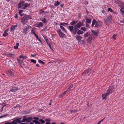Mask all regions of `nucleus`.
Masks as SVG:
<instances>
[{"instance_id": "obj_41", "label": "nucleus", "mask_w": 124, "mask_h": 124, "mask_svg": "<svg viewBox=\"0 0 124 124\" xmlns=\"http://www.w3.org/2000/svg\"><path fill=\"white\" fill-rule=\"evenodd\" d=\"M38 62L39 63H41L43 64H45L44 62L42 61L41 60H38Z\"/></svg>"}, {"instance_id": "obj_46", "label": "nucleus", "mask_w": 124, "mask_h": 124, "mask_svg": "<svg viewBox=\"0 0 124 124\" xmlns=\"http://www.w3.org/2000/svg\"><path fill=\"white\" fill-rule=\"evenodd\" d=\"M22 121V122H26V118H24L23 119Z\"/></svg>"}, {"instance_id": "obj_51", "label": "nucleus", "mask_w": 124, "mask_h": 124, "mask_svg": "<svg viewBox=\"0 0 124 124\" xmlns=\"http://www.w3.org/2000/svg\"><path fill=\"white\" fill-rule=\"evenodd\" d=\"M49 46V47H50V48L52 49V48L51 47V45H50V44L49 43L47 44Z\"/></svg>"}, {"instance_id": "obj_44", "label": "nucleus", "mask_w": 124, "mask_h": 124, "mask_svg": "<svg viewBox=\"0 0 124 124\" xmlns=\"http://www.w3.org/2000/svg\"><path fill=\"white\" fill-rule=\"evenodd\" d=\"M8 115V114H5L1 116H0V118H2L3 117H5V116H7V115Z\"/></svg>"}, {"instance_id": "obj_10", "label": "nucleus", "mask_w": 124, "mask_h": 124, "mask_svg": "<svg viewBox=\"0 0 124 124\" xmlns=\"http://www.w3.org/2000/svg\"><path fill=\"white\" fill-rule=\"evenodd\" d=\"M20 90V89L18 88V87L14 86L12 87L10 90V91H11L12 92H14Z\"/></svg>"}, {"instance_id": "obj_31", "label": "nucleus", "mask_w": 124, "mask_h": 124, "mask_svg": "<svg viewBox=\"0 0 124 124\" xmlns=\"http://www.w3.org/2000/svg\"><path fill=\"white\" fill-rule=\"evenodd\" d=\"M60 2H59L58 1H57L56 2L54 3V5L55 6H58L60 4Z\"/></svg>"}, {"instance_id": "obj_17", "label": "nucleus", "mask_w": 124, "mask_h": 124, "mask_svg": "<svg viewBox=\"0 0 124 124\" xmlns=\"http://www.w3.org/2000/svg\"><path fill=\"white\" fill-rule=\"evenodd\" d=\"M77 21H75L74 20H73L70 23V24L71 25H75L77 23Z\"/></svg>"}, {"instance_id": "obj_1", "label": "nucleus", "mask_w": 124, "mask_h": 124, "mask_svg": "<svg viewBox=\"0 0 124 124\" xmlns=\"http://www.w3.org/2000/svg\"><path fill=\"white\" fill-rule=\"evenodd\" d=\"M83 26V22H79L74 26H69V29L74 35L76 34L77 32L78 35L82 34L83 33V32L81 30H78L79 28Z\"/></svg>"}, {"instance_id": "obj_33", "label": "nucleus", "mask_w": 124, "mask_h": 124, "mask_svg": "<svg viewBox=\"0 0 124 124\" xmlns=\"http://www.w3.org/2000/svg\"><path fill=\"white\" fill-rule=\"evenodd\" d=\"M73 87V85L72 84L67 89V90L68 91H70V89Z\"/></svg>"}, {"instance_id": "obj_61", "label": "nucleus", "mask_w": 124, "mask_h": 124, "mask_svg": "<svg viewBox=\"0 0 124 124\" xmlns=\"http://www.w3.org/2000/svg\"><path fill=\"white\" fill-rule=\"evenodd\" d=\"M36 55V54H32L31 55V56L32 57H34V56H35Z\"/></svg>"}, {"instance_id": "obj_59", "label": "nucleus", "mask_w": 124, "mask_h": 124, "mask_svg": "<svg viewBox=\"0 0 124 124\" xmlns=\"http://www.w3.org/2000/svg\"><path fill=\"white\" fill-rule=\"evenodd\" d=\"M19 58H24V57L23 55H20L19 56Z\"/></svg>"}, {"instance_id": "obj_25", "label": "nucleus", "mask_w": 124, "mask_h": 124, "mask_svg": "<svg viewBox=\"0 0 124 124\" xmlns=\"http://www.w3.org/2000/svg\"><path fill=\"white\" fill-rule=\"evenodd\" d=\"M20 119H18L16 120H14V121H15L16 122H18V123H21L22 122V121H21L20 120Z\"/></svg>"}, {"instance_id": "obj_36", "label": "nucleus", "mask_w": 124, "mask_h": 124, "mask_svg": "<svg viewBox=\"0 0 124 124\" xmlns=\"http://www.w3.org/2000/svg\"><path fill=\"white\" fill-rule=\"evenodd\" d=\"M45 12L44 10H41L40 12V14H42V15L44 14Z\"/></svg>"}, {"instance_id": "obj_3", "label": "nucleus", "mask_w": 124, "mask_h": 124, "mask_svg": "<svg viewBox=\"0 0 124 124\" xmlns=\"http://www.w3.org/2000/svg\"><path fill=\"white\" fill-rule=\"evenodd\" d=\"M57 31L60 38H63L65 37V34L60 29H58Z\"/></svg>"}, {"instance_id": "obj_30", "label": "nucleus", "mask_w": 124, "mask_h": 124, "mask_svg": "<svg viewBox=\"0 0 124 124\" xmlns=\"http://www.w3.org/2000/svg\"><path fill=\"white\" fill-rule=\"evenodd\" d=\"M90 35V34L88 32H87L84 34V37L85 38L87 37H88Z\"/></svg>"}, {"instance_id": "obj_62", "label": "nucleus", "mask_w": 124, "mask_h": 124, "mask_svg": "<svg viewBox=\"0 0 124 124\" xmlns=\"http://www.w3.org/2000/svg\"><path fill=\"white\" fill-rule=\"evenodd\" d=\"M101 12L102 13L104 14L105 13L106 11H105L104 10H102L101 11Z\"/></svg>"}, {"instance_id": "obj_54", "label": "nucleus", "mask_w": 124, "mask_h": 124, "mask_svg": "<svg viewBox=\"0 0 124 124\" xmlns=\"http://www.w3.org/2000/svg\"><path fill=\"white\" fill-rule=\"evenodd\" d=\"M67 91H67V90H66V91H65L64 93H62V95H65L66 93V92H67Z\"/></svg>"}, {"instance_id": "obj_21", "label": "nucleus", "mask_w": 124, "mask_h": 124, "mask_svg": "<svg viewBox=\"0 0 124 124\" xmlns=\"http://www.w3.org/2000/svg\"><path fill=\"white\" fill-rule=\"evenodd\" d=\"M24 11L23 10H21L19 11V13L21 16H23V12Z\"/></svg>"}, {"instance_id": "obj_34", "label": "nucleus", "mask_w": 124, "mask_h": 124, "mask_svg": "<svg viewBox=\"0 0 124 124\" xmlns=\"http://www.w3.org/2000/svg\"><path fill=\"white\" fill-rule=\"evenodd\" d=\"M81 30L84 31H86V29L84 27H82L81 28Z\"/></svg>"}, {"instance_id": "obj_39", "label": "nucleus", "mask_w": 124, "mask_h": 124, "mask_svg": "<svg viewBox=\"0 0 124 124\" xmlns=\"http://www.w3.org/2000/svg\"><path fill=\"white\" fill-rule=\"evenodd\" d=\"M60 25H62L64 26H65V25H68V23H61L60 24Z\"/></svg>"}, {"instance_id": "obj_42", "label": "nucleus", "mask_w": 124, "mask_h": 124, "mask_svg": "<svg viewBox=\"0 0 124 124\" xmlns=\"http://www.w3.org/2000/svg\"><path fill=\"white\" fill-rule=\"evenodd\" d=\"M108 11H110L111 12H114V11L110 8H108Z\"/></svg>"}, {"instance_id": "obj_48", "label": "nucleus", "mask_w": 124, "mask_h": 124, "mask_svg": "<svg viewBox=\"0 0 124 124\" xmlns=\"http://www.w3.org/2000/svg\"><path fill=\"white\" fill-rule=\"evenodd\" d=\"M39 121L42 123H45V121L42 119H40Z\"/></svg>"}, {"instance_id": "obj_64", "label": "nucleus", "mask_w": 124, "mask_h": 124, "mask_svg": "<svg viewBox=\"0 0 124 124\" xmlns=\"http://www.w3.org/2000/svg\"><path fill=\"white\" fill-rule=\"evenodd\" d=\"M46 124H50V123L49 122H46Z\"/></svg>"}, {"instance_id": "obj_15", "label": "nucleus", "mask_w": 124, "mask_h": 124, "mask_svg": "<svg viewBox=\"0 0 124 124\" xmlns=\"http://www.w3.org/2000/svg\"><path fill=\"white\" fill-rule=\"evenodd\" d=\"M40 20L44 23H47V20L46 18H45L41 17L40 19Z\"/></svg>"}, {"instance_id": "obj_40", "label": "nucleus", "mask_w": 124, "mask_h": 124, "mask_svg": "<svg viewBox=\"0 0 124 124\" xmlns=\"http://www.w3.org/2000/svg\"><path fill=\"white\" fill-rule=\"evenodd\" d=\"M31 34H33L34 35L36 34L35 32V31L33 29H32L31 32Z\"/></svg>"}, {"instance_id": "obj_26", "label": "nucleus", "mask_w": 124, "mask_h": 124, "mask_svg": "<svg viewBox=\"0 0 124 124\" xmlns=\"http://www.w3.org/2000/svg\"><path fill=\"white\" fill-rule=\"evenodd\" d=\"M108 95L107 93H104L102 95V99H105L106 98V97L107 95Z\"/></svg>"}, {"instance_id": "obj_50", "label": "nucleus", "mask_w": 124, "mask_h": 124, "mask_svg": "<svg viewBox=\"0 0 124 124\" xmlns=\"http://www.w3.org/2000/svg\"><path fill=\"white\" fill-rule=\"evenodd\" d=\"M29 113V112L27 111H24L23 112V113L24 114H27Z\"/></svg>"}, {"instance_id": "obj_24", "label": "nucleus", "mask_w": 124, "mask_h": 124, "mask_svg": "<svg viewBox=\"0 0 124 124\" xmlns=\"http://www.w3.org/2000/svg\"><path fill=\"white\" fill-rule=\"evenodd\" d=\"M85 19L87 22L89 23H90L91 22L92 20L91 19H88L87 17L85 18Z\"/></svg>"}, {"instance_id": "obj_55", "label": "nucleus", "mask_w": 124, "mask_h": 124, "mask_svg": "<svg viewBox=\"0 0 124 124\" xmlns=\"http://www.w3.org/2000/svg\"><path fill=\"white\" fill-rule=\"evenodd\" d=\"M50 120H50V119L49 118L46 119L45 120V121H47V122H49V121H50Z\"/></svg>"}, {"instance_id": "obj_8", "label": "nucleus", "mask_w": 124, "mask_h": 124, "mask_svg": "<svg viewBox=\"0 0 124 124\" xmlns=\"http://www.w3.org/2000/svg\"><path fill=\"white\" fill-rule=\"evenodd\" d=\"M91 69H88L87 70L85 71L82 74L85 75L89 76L91 73L90 71Z\"/></svg>"}, {"instance_id": "obj_4", "label": "nucleus", "mask_w": 124, "mask_h": 124, "mask_svg": "<svg viewBox=\"0 0 124 124\" xmlns=\"http://www.w3.org/2000/svg\"><path fill=\"white\" fill-rule=\"evenodd\" d=\"M27 17L25 15L21 19V23L23 25H24L28 22V20L27 18Z\"/></svg>"}, {"instance_id": "obj_58", "label": "nucleus", "mask_w": 124, "mask_h": 124, "mask_svg": "<svg viewBox=\"0 0 124 124\" xmlns=\"http://www.w3.org/2000/svg\"><path fill=\"white\" fill-rule=\"evenodd\" d=\"M17 60L18 62L19 63H21L22 62L19 59H17Z\"/></svg>"}, {"instance_id": "obj_53", "label": "nucleus", "mask_w": 124, "mask_h": 124, "mask_svg": "<svg viewBox=\"0 0 124 124\" xmlns=\"http://www.w3.org/2000/svg\"><path fill=\"white\" fill-rule=\"evenodd\" d=\"M86 26L87 28L88 29L89 28V26L88 24H87L86 23Z\"/></svg>"}, {"instance_id": "obj_38", "label": "nucleus", "mask_w": 124, "mask_h": 124, "mask_svg": "<svg viewBox=\"0 0 124 124\" xmlns=\"http://www.w3.org/2000/svg\"><path fill=\"white\" fill-rule=\"evenodd\" d=\"M8 35V33L5 32H4L3 34V35L4 37H6Z\"/></svg>"}, {"instance_id": "obj_11", "label": "nucleus", "mask_w": 124, "mask_h": 124, "mask_svg": "<svg viewBox=\"0 0 124 124\" xmlns=\"http://www.w3.org/2000/svg\"><path fill=\"white\" fill-rule=\"evenodd\" d=\"M101 22L100 21L98 20L96 21L95 27H98L101 26Z\"/></svg>"}, {"instance_id": "obj_43", "label": "nucleus", "mask_w": 124, "mask_h": 124, "mask_svg": "<svg viewBox=\"0 0 124 124\" xmlns=\"http://www.w3.org/2000/svg\"><path fill=\"white\" fill-rule=\"evenodd\" d=\"M31 61L34 64H36V61L35 60H34L33 59H31Z\"/></svg>"}, {"instance_id": "obj_20", "label": "nucleus", "mask_w": 124, "mask_h": 124, "mask_svg": "<svg viewBox=\"0 0 124 124\" xmlns=\"http://www.w3.org/2000/svg\"><path fill=\"white\" fill-rule=\"evenodd\" d=\"M76 39L78 40H81L82 37L80 36L79 35H77L76 36Z\"/></svg>"}, {"instance_id": "obj_56", "label": "nucleus", "mask_w": 124, "mask_h": 124, "mask_svg": "<svg viewBox=\"0 0 124 124\" xmlns=\"http://www.w3.org/2000/svg\"><path fill=\"white\" fill-rule=\"evenodd\" d=\"M121 11L122 12V13L123 15H124V11L122 10L121 9H120Z\"/></svg>"}, {"instance_id": "obj_18", "label": "nucleus", "mask_w": 124, "mask_h": 124, "mask_svg": "<svg viewBox=\"0 0 124 124\" xmlns=\"http://www.w3.org/2000/svg\"><path fill=\"white\" fill-rule=\"evenodd\" d=\"M92 34L94 36H97L98 34V32L94 31L93 30H92Z\"/></svg>"}, {"instance_id": "obj_7", "label": "nucleus", "mask_w": 124, "mask_h": 124, "mask_svg": "<svg viewBox=\"0 0 124 124\" xmlns=\"http://www.w3.org/2000/svg\"><path fill=\"white\" fill-rule=\"evenodd\" d=\"M31 28V27L30 26H28V27H26L25 28L23 29V33L26 34L28 33L27 31H28L30 28Z\"/></svg>"}, {"instance_id": "obj_16", "label": "nucleus", "mask_w": 124, "mask_h": 124, "mask_svg": "<svg viewBox=\"0 0 124 124\" xmlns=\"http://www.w3.org/2000/svg\"><path fill=\"white\" fill-rule=\"evenodd\" d=\"M92 40V37L91 36H89L87 39V42L89 44H90L91 43Z\"/></svg>"}, {"instance_id": "obj_5", "label": "nucleus", "mask_w": 124, "mask_h": 124, "mask_svg": "<svg viewBox=\"0 0 124 124\" xmlns=\"http://www.w3.org/2000/svg\"><path fill=\"white\" fill-rule=\"evenodd\" d=\"M24 2L25 1L23 0H21L19 4L18 5V8L23 9V8L24 6Z\"/></svg>"}, {"instance_id": "obj_52", "label": "nucleus", "mask_w": 124, "mask_h": 124, "mask_svg": "<svg viewBox=\"0 0 124 124\" xmlns=\"http://www.w3.org/2000/svg\"><path fill=\"white\" fill-rule=\"evenodd\" d=\"M34 35L35 36V37L37 39H39V37H38V36L37 35V34H35V35Z\"/></svg>"}, {"instance_id": "obj_60", "label": "nucleus", "mask_w": 124, "mask_h": 124, "mask_svg": "<svg viewBox=\"0 0 124 124\" xmlns=\"http://www.w3.org/2000/svg\"><path fill=\"white\" fill-rule=\"evenodd\" d=\"M33 118L35 119L36 120H38L39 119V118L38 117H34Z\"/></svg>"}, {"instance_id": "obj_13", "label": "nucleus", "mask_w": 124, "mask_h": 124, "mask_svg": "<svg viewBox=\"0 0 124 124\" xmlns=\"http://www.w3.org/2000/svg\"><path fill=\"white\" fill-rule=\"evenodd\" d=\"M30 6V4L29 3H24V6L23 8V9H25L28 7H29Z\"/></svg>"}, {"instance_id": "obj_45", "label": "nucleus", "mask_w": 124, "mask_h": 124, "mask_svg": "<svg viewBox=\"0 0 124 124\" xmlns=\"http://www.w3.org/2000/svg\"><path fill=\"white\" fill-rule=\"evenodd\" d=\"M11 124H16L17 122L15 121H13L11 122Z\"/></svg>"}, {"instance_id": "obj_19", "label": "nucleus", "mask_w": 124, "mask_h": 124, "mask_svg": "<svg viewBox=\"0 0 124 124\" xmlns=\"http://www.w3.org/2000/svg\"><path fill=\"white\" fill-rule=\"evenodd\" d=\"M26 122H29L32 120V118L31 117H29L27 118H26Z\"/></svg>"}, {"instance_id": "obj_47", "label": "nucleus", "mask_w": 124, "mask_h": 124, "mask_svg": "<svg viewBox=\"0 0 124 124\" xmlns=\"http://www.w3.org/2000/svg\"><path fill=\"white\" fill-rule=\"evenodd\" d=\"M116 35L114 34L113 35V38L114 40H115L116 39Z\"/></svg>"}, {"instance_id": "obj_63", "label": "nucleus", "mask_w": 124, "mask_h": 124, "mask_svg": "<svg viewBox=\"0 0 124 124\" xmlns=\"http://www.w3.org/2000/svg\"><path fill=\"white\" fill-rule=\"evenodd\" d=\"M5 124H11V123L9 122L5 123Z\"/></svg>"}, {"instance_id": "obj_29", "label": "nucleus", "mask_w": 124, "mask_h": 124, "mask_svg": "<svg viewBox=\"0 0 124 124\" xmlns=\"http://www.w3.org/2000/svg\"><path fill=\"white\" fill-rule=\"evenodd\" d=\"M43 37H44V39L46 41V42L47 44L49 43V40H48V39L45 36H43Z\"/></svg>"}, {"instance_id": "obj_27", "label": "nucleus", "mask_w": 124, "mask_h": 124, "mask_svg": "<svg viewBox=\"0 0 124 124\" xmlns=\"http://www.w3.org/2000/svg\"><path fill=\"white\" fill-rule=\"evenodd\" d=\"M32 122L36 124H41L40 123L36 120H33L32 121Z\"/></svg>"}, {"instance_id": "obj_2", "label": "nucleus", "mask_w": 124, "mask_h": 124, "mask_svg": "<svg viewBox=\"0 0 124 124\" xmlns=\"http://www.w3.org/2000/svg\"><path fill=\"white\" fill-rule=\"evenodd\" d=\"M114 86L113 85L110 86L109 87V88L107 91V93L108 94H109L112 93L114 91Z\"/></svg>"}, {"instance_id": "obj_23", "label": "nucleus", "mask_w": 124, "mask_h": 124, "mask_svg": "<svg viewBox=\"0 0 124 124\" xmlns=\"http://www.w3.org/2000/svg\"><path fill=\"white\" fill-rule=\"evenodd\" d=\"M96 21L95 19H93L92 21V26L93 27L94 25L96 23Z\"/></svg>"}, {"instance_id": "obj_37", "label": "nucleus", "mask_w": 124, "mask_h": 124, "mask_svg": "<svg viewBox=\"0 0 124 124\" xmlns=\"http://www.w3.org/2000/svg\"><path fill=\"white\" fill-rule=\"evenodd\" d=\"M25 16L26 17H27V18L28 20L29 18L30 19H32V18L31 17L30 15H25Z\"/></svg>"}, {"instance_id": "obj_12", "label": "nucleus", "mask_w": 124, "mask_h": 124, "mask_svg": "<svg viewBox=\"0 0 124 124\" xmlns=\"http://www.w3.org/2000/svg\"><path fill=\"white\" fill-rule=\"evenodd\" d=\"M8 76L10 77H13L14 76V74L13 72L10 70H9L8 71Z\"/></svg>"}, {"instance_id": "obj_35", "label": "nucleus", "mask_w": 124, "mask_h": 124, "mask_svg": "<svg viewBox=\"0 0 124 124\" xmlns=\"http://www.w3.org/2000/svg\"><path fill=\"white\" fill-rule=\"evenodd\" d=\"M8 55H9L10 57H14L15 56L14 54L12 53L9 54Z\"/></svg>"}, {"instance_id": "obj_32", "label": "nucleus", "mask_w": 124, "mask_h": 124, "mask_svg": "<svg viewBox=\"0 0 124 124\" xmlns=\"http://www.w3.org/2000/svg\"><path fill=\"white\" fill-rule=\"evenodd\" d=\"M70 111L71 112V113H75L77 111V110H73L72 109H71L70 110Z\"/></svg>"}, {"instance_id": "obj_6", "label": "nucleus", "mask_w": 124, "mask_h": 124, "mask_svg": "<svg viewBox=\"0 0 124 124\" xmlns=\"http://www.w3.org/2000/svg\"><path fill=\"white\" fill-rule=\"evenodd\" d=\"M111 17L110 16H109L106 17L105 20H104V22L106 24L108 23H110L111 20Z\"/></svg>"}, {"instance_id": "obj_9", "label": "nucleus", "mask_w": 124, "mask_h": 124, "mask_svg": "<svg viewBox=\"0 0 124 124\" xmlns=\"http://www.w3.org/2000/svg\"><path fill=\"white\" fill-rule=\"evenodd\" d=\"M43 23L41 22H38L34 25V26L38 28H40L43 26Z\"/></svg>"}, {"instance_id": "obj_14", "label": "nucleus", "mask_w": 124, "mask_h": 124, "mask_svg": "<svg viewBox=\"0 0 124 124\" xmlns=\"http://www.w3.org/2000/svg\"><path fill=\"white\" fill-rule=\"evenodd\" d=\"M17 26V24L12 25L10 28L11 30L12 31H14L16 29V27Z\"/></svg>"}, {"instance_id": "obj_28", "label": "nucleus", "mask_w": 124, "mask_h": 124, "mask_svg": "<svg viewBox=\"0 0 124 124\" xmlns=\"http://www.w3.org/2000/svg\"><path fill=\"white\" fill-rule=\"evenodd\" d=\"M19 45V44L18 43H16V45L14 46V48L15 49H17L18 48V46Z\"/></svg>"}, {"instance_id": "obj_49", "label": "nucleus", "mask_w": 124, "mask_h": 124, "mask_svg": "<svg viewBox=\"0 0 124 124\" xmlns=\"http://www.w3.org/2000/svg\"><path fill=\"white\" fill-rule=\"evenodd\" d=\"M121 4L122 5V7H121V9H123L124 8V4L123 3H121Z\"/></svg>"}, {"instance_id": "obj_22", "label": "nucleus", "mask_w": 124, "mask_h": 124, "mask_svg": "<svg viewBox=\"0 0 124 124\" xmlns=\"http://www.w3.org/2000/svg\"><path fill=\"white\" fill-rule=\"evenodd\" d=\"M60 28L62 30L65 32H67V31L62 26H60Z\"/></svg>"}, {"instance_id": "obj_57", "label": "nucleus", "mask_w": 124, "mask_h": 124, "mask_svg": "<svg viewBox=\"0 0 124 124\" xmlns=\"http://www.w3.org/2000/svg\"><path fill=\"white\" fill-rule=\"evenodd\" d=\"M15 17L16 19H17L18 18V15L17 14H16L15 15Z\"/></svg>"}]
</instances>
